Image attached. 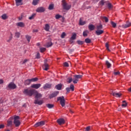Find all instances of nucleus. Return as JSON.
<instances>
[{"label": "nucleus", "instance_id": "nucleus-21", "mask_svg": "<svg viewBox=\"0 0 131 131\" xmlns=\"http://www.w3.org/2000/svg\"><path fill=\"white\" fill-rule=\"evenodd\" d=\"M16 25L18 27H21V28L25 27V24H24V23H23V22L17 23L16 24Z\"/></svg>", "mask_w": 131, "mask_h": 131}, {"label": "nucleus", "instance_id": "nucleus-63", "mask_svg": "<svg viewBox=\"0 0 131 131\" xmlns=\"http://www.w3.org/2000/svg\"><path fill=\"white\" fill-rule=\"evenodd\" d=\"M128 91L129 92H131V87L128 89Z\"/></svg>", "mask_w": 131, "mask_h": 131}, {"label": "nucleus", "instance_id": "nucleus-8", "mask_svg": "<svg viewBox=\"0 0 131 131\" xmlns=\"http://www.w3.org/2000/svg\"><path fill=\"white\" fill-rule=\"evenodd\" d=\"M59 95V91H55L53 92L52 94H50L49 97L50 99H52L53 98H55V97H57Z\"/></svg>", "mask_w": 131, "mask_h": 131}, {"label": "nucleus", "instance_id": "nucleus-60", "mask_svg": "<svg viewBox=\"0 0 131 131\" xmlns=\"http://www.w3.org/2000/svg\"><path fill=\"white\" fill-rule=\"evenodd\" d=\"M57 99H65V97L64 96L58 97Z\"/></svg>", "mask_w": 131, "mask_h": 131}, {"label": "nucleus", "instance_id": "nucleus-35", "mask_svg": "<svg viewBox=\"0 0 131 131\" xmlns=\"http://www.w3.org/2000/svg\"><path fill=\"white\" fill-rule=\"evenodd\" d=\"M105 64H106L107 68H110V67H111V63H110V62H109L108 61V60L106 61Z\"/></svg>", "mask_w": 131, "mask_h": 131}, {"label": "nucleus", "instance_id": "nucleus-53", "mask_svg": "<svg viewBox=\"0 0 131 131\" xmlns=\"http://www.w3.org/2000/svg\"><path fill=\"white\" fill-rule=\"evenodd\" d=\"M15 36H16V37H17L18 38H19V37H20V33L16 32L15 33Z\"/></svg>", "mask_w": 131, "mask_h": 131}, {"label": "nucleus", "instance_id": "nucleus-55", "mask_svg": "<svg viewBox=\"0 0 131 131\" xmlns=\"http://www.w3.org/2000/svg\"><path fill=\"white\" fill-rule=\"evenodd\" d=\"M36 58V59H39L40 58V55L39 54V53H37Z\"/></svg>", "mask_w": 131, "mask_h": 131}, {"label": "nucleus", "instance_id": "nucleus-26", "mask_svg": "<svg viewBox=\"0 0 131 131\" xmlns=\"http://www.w3.org/2000/svg\"><path fill=\"white\" fill-rule=\"evenodd\" d=\"M88 27L89 29L91 30V31H93V30H95V26H94V25H90Z\"/></svg>", "mask_w": 131, "mask_h": 131}, {"label": "nucleus", "instance_id": "nucleus-49", "mask_svg": "<svg viewBox=\"0 0 131 131\" xmlns=\"http://www.w3.org/2000/svg\"><path fill=\"white\" fill-rule=\"evenodd\" d=\"M111 25L114 28H115V27H116V23H114V21H111Z\"/></svg>", "mask_w": 131, "mask_h": 131}, {"label": "nucleus", "instance_id": "nucleus-24", "mask_svg": "<svg viewBox=\"0 0 131 131\" xmlns=\"http://www.w3.org/2000/svg\"><path fill=\"white\" fill-rule=\"evenodd\" d=\"M74 78H75L77 80H79L80 79V78H82V75H74Z\"/></svg>", "mask_w": 131, "mask_h": 131}, {"label": "nucleus", "instance_id": "nucleus-25", "mask_svg": "<svg viewBox=\"0 0 131 131\" xmlns=\"http://www.w3.org/2000/svg\"><path fill=\"white\" fill-rule=\"evenodd\" d=\"M55 89L56 90H58V91H60L62 89V84H58L55 86Z\"/></svg>", "mask_w": 131, "mask_h": 131}, {"label": "nucleus", "instance_id": "nucleus-40", "mask_svg": "<svg viewBox=\"0 0 131 131\" xmlns=\"http://www.w3.org/2000/svg\"><path fill=\"white\" fill-rule=\"evenodd\" d=\"M60 18H62V15L59 14H57L55 15V19H60Z\"/></svg>", "mask_w": 131, "mask_h": 131}, {"label": "nucleus", "instance_id": "nucleus-37", "mask_svg": "<svg viewBox=\"0 0 131 131\" xmlns=\"http://www.w3.org/2000/svg\"><path fill=\"white\" fill-rule=\"evenodd\" d=\"M76 33H74L71 38V39H72V40H74V39H76Z\"/></svg>", "mask_w": 131, "mask_h": 131}, {"label": "nucleus", "instance_id": "nucleus-34", "mask_svg": "<svg viewBox=\"0 0 131 131\" xmlns=\"http://www.w3.org/2000/svg\"><path fill=\"white\" fill-rule=\"evenodd\" d=\"M89 33V31L88 30L84 31L83 32V36L85 37L86 36H88V34Z\"/></svg>", "mask_w": 131, "mask_h": 131}, {"label": "nucleus", "instance_id": "nucleus-43", "mask_svg": "<svg viewBox=\"0 0 131 131\" xmlns=\"http://www.w3.org/2000/svg\"><path fill=\"white\" fill-rule=\"evenodd\" d=\"M102 19L104 20L105 22H106V23L109 21V19L106 16L102 17Z\"/></svg>", "mask_w": 131, "mask_h": 131}, {"label": "nucleus", "instance_id": "nucleus-59", "mask_svg": "<svg viewBox=\"0 0 131 131\" xmlns=\"http://www.w3.org/2000/svg\"><path fill=\"white\" fill-rule=\"evenodd\" d=\"M2 83H4V80L2 79H0V84H2Z\"/></svg>", "mask_w": 131, "mask_h": 131}, {"label": "nucleus", "instance_id": "nucleus-18", "mask_svg": "<svg viewBox=\"0 0 131 131\" xmlns=\"http://www.w3.org/2000/svg\"><path fill=\"white\" fill-rule=\"evenodd\" d=\"M60 100V105L62 106V107H64V106H65V103H66V101L65 99H58L57 101H59Z\"/></svg>", "mask_w": 131, "mask_h": 131}, {"label": "nucleus", "instance_id": "nucleus-32", "mask_svg": "<svg viewBox=\"0 0 131 131\" xmlns=\"http://www.w3.org/2000/svg\"><path fill=\"white\" fill-rule=\"evenodd\" d=\"M101 29H103V25H99V26H97L96 30H101Z\"/></svg>", "mask_w": 131, "mask_h": 131}, {"label": "nucleus", "instance_id": "nucleus-39", "mask_svg": "<svg viewBox=\"0 0 131 131\" xmlns=\"http://www.w3.org/2000/svg\"><path fill=\"white\" fill-rule=\"evenodd\" d=\"M36 15V14L35 13L33 14L31 16L29 17V20H32V19H34Z\"/></svg>", "mask_w": 131, "mask_h": 131}, {"label": "nucleus", "instance_id": "nucleus-10", "mask_svg": "<svg viewBox=\"0 0 131 131\" xmlns=\"http://www.w3.org/2000/svg\"><path fill=\"white\" fill-rule=\"evenodd\" d=\"M131 23L129 21H126V24L122 25V28H128V27H130Z\"/></svg>", "mask_w": 131, "mask_h": 131}, {"label": "nucleus", "instance_id": "nucleus-56", "mask_svg": "<svg viewBox=\"0 0 131 131\" xmlns=\"http://www.w3.org/2000/svg\"><path fill=\"white\" fill-rule=\"evenodd\" d=\"M64 67H69V64L68 63V62H64Z\"/></svg>", "mask_w": 131, "mask_h": 131}, {"label": "nucleus", "instance_id": "nucleus-57", "mask_svg": "<svg viewBox=\"0 0 131 131\" xmlns=\"http://www.w3.org/2000/svg\"><path fill=\"white\" fill-rule=\"evenodd\" d=\"M91 130V126H88L85 128V131H90Z\"/></svg>", "mask_w": 131, "mask_h": 131}, {"label": "nucleus", "instance_id": "nucleus-22", "mask_svg": "<svg viewBox=\"0 0 131 131\" xmlns=\"http://www.w3.org/2000/svg\"><path fill=\"white\" fill-rule=\"evenodd\" d=\"M105 3H106V5L108 7V9H109L110 10V9H112L113 8L112 4H111V3H109V2L106 1Z\"/></svg>", "mask_w": 131, "mask_h": 131}, {"label": "nucleus", "instance_id": "nucleus-6", "mask_svg": "<svg viewBox=\"0 0 131 131\" xmlns=\"http://www.w3.org/2000/svg\"><path fill=\"white\" fill-rule=\"evenodd\" d=\"M41 86V84L40 83H37V84H33L31 85V88L32 89H35V90H38Z\"/></svg>", "mask_w": 131, "mask_h": 131}, {"label": "nucleus", "instance_id": "nucleus-50", "mask_svg": "<svg viewBox=\"0 0 131 131\" xmlns=\"http://www.w3.org/2000/svg\"><path fill=\"white\" fill-rule=\"evenodd\" d=\"M105 47L106 50H108V52H110V49H109V44H108V43H105Z\"/></svg>", "mask_w": 131, "mask_h": 131}, {"label": "nucleus", "instance_id": "nucleus-13", "mask_svg": "<svg viewBox=\"0 0 131 131\" xmlns=\"http://www.w3.org/2000/svg\"><path fill=\"white\" fill-rule=\"evenodd\" d=\"M57 122L59 125H61V124H64V123H65V120L64 119L60 118L57 120Z\"/></svg>", "mask_w": 131, "mask_h": 131}, {"label": "nucleus", "instance_id": "nucleus-29", "mask_svg": "<svg viewBox=\"0 0 131 131\" xmlns=\"http://www.w3.org/2000/svg\"><path fill=\"white\" fill-rule=\"evenodd\" d=\"M52 46H53V43H52V42H48L45 47H46V48H50Z\"/></svg>", "mask_w": 131, "mask_h": 131}, {"label": "nucleus", "instance_id": "nucleus-31", "mask_svg": "<svg viewBox=\"0 0 131 131\" xmlns=\"http://www.w3.org/2000/svg\"><path fill=\"white\" fill-rule=\"evenodd\" d=\"M47 107L49 108V109H52V108H54V104L48 103L46 105Z\"/></svg>", "mask_w": 131, "mask_h": 131}, {"label": "nucleus", "instance_id": "nucleus-5", "mask_svg": "<svg viewBox=\"0 0 131 131\" xmlns=\"http://www.w3.org/2000/svg\"><path fill=\"white\" fill-rule=\"evenodd\" d=\"M49 67H50V66H49V63H48V60L47 59H46L44 61L43 69V70H45L46 71H48V70H49Z\"/></svg>", "mask_w": 131, "mask_h": 131}, {"label": "nucleus", "instance_id": "nucleus-44", "mask_svg": "<svg viewBox=\"0 0 131 131\" xmlns=\"http://www.w3.org/2000/svg\"><path fill=\"white\" fill-rule=\"evenodd\" d=\"M47 49H46V48H40V51L41 53H43V52H46Z\"/></svg>", "mask_w": 131, "mask_h": 131}, {"label": "nucleus", "instance_id": "nucleus-7", "mask_svg": "<svg viewBox=\"0 0 131 131\" xmlns=\"http://www.w3.org/2000/svg\"><path fill=\"white\" fill-rule=\"evenodd\" d=\"M112 95L114 96V97H116V98H120L122 96V94L120 93H117L116 92H113L112 93Z\"/></svg>", "mask_w": 131, "mask_h": 131}, {"label": "nucleus", "instance_id": "nucleus-42", "mask_svg": "<svg viewBox=\"0 0 131 131\" xmlns=\"http://www.w3.org/2000/svg\"><path fill=\"white\" fill-rule=\"evenodd\" d=\"M2 19H3V20H6V19H7L8 16H7V14H4L2 16Z\"/></svg>", "mask_w": 131, "mask_h": 131}, {"label": "nucleus", "instance_id": "nucleus-14", "mask_svg": "<svg viewBox=\"0 0 131 131\" xmlns=\"http://www.w3.org/2000/svg\"><path fill=\"white\" fill-rule=\"evenodd\" d=\"M46 10L43 7H39L36 9V12L37 13H43Z\"/></svg>", "mask_w": 131, "mask_h": 131}, {"label": "nucleus", "instance_id": "nucleus-45", "mask_svg": "<svg viewBox=\"0 0 131 131\" xmlns=\"http://www.w3.org/2000/svg\"><path fill=\"white\" fill-rule=\"evenodd\" d=\"M100 5H101V6H104V5H105V4H106V2H104V0H101L100 2H99Z\"/></svg>", "mask_w": 131, "mask_h": 131}, {"label": "nucleus", "instance_id": "nucleus-46", "mask_svg": "<svg viewBox=\"0 0 131 131\" xmlns=\"http://www.w3.org/2000/svg\"><path fill=\"white\" fill-rule=\"evenodd\" d=\"M49 10H53L54 9V5L51 4L49 6Z\"/></svg>", "mask_w": 131, "mask_h": 131}, {"label": "nucleus", "instance_id": "nucleus-58", "mask_svg": "<svg viewBox=\"0 0 131 131\" xmlns=\"http://www.w3.org/2000/svg\"><path fill=\"white\" fill-rule=\"evenodd\" d=\"M5 127V125L4 124L0 125V128H4Z\"/></svg>", "mask_w": 131, "mask_h": 131}, {"label": "nucleus", "instance_id": "nucleus-4", "mask_svg": "<svg viewBox=\"0 0 131 131\" xmlns=\"http://www.w3.org/2000/svg\"><path fill=\"white\" fill-rule=\"evenodd\" d=\"M17 88V85L15 84L13 82H10L7 86V90H15Z\"/></svg>", "mask_w": 131, "mask_h": 131}, {"label": "nucleus", "instance_id": "nucleus-62", "mask_svg": "<svg viewBox=\"0 0 131 131\" xmlns=\"http://www.w3.org/2000/svg\"><path fill=\"white\" fill-rule=\"evenodd\" d=\"M12 37H13V36L11 35V36L9 38V40L8 41H10V40H11Z\"/></svg>", "mask_w": 131, "mask_h": 131}, {"label": "nucleus", "instance_id": "nucleus-20", "mask_svg": "<svg viewBox=\"0 0 131 131\" xmlns=\"http://www.w3.org/2000/svg\"><path fill=\"white\" fill-rule=\"evenodd\" d=\"M51 87H52V84L46 83L44 85L43 89H44V90H47V89H51Z\"/></svg>", "mask_w": 131, "mask_h": 131}, {"label": "nucleus", "instance_id": "nucleus-23", "mask_svg": "<svg viewBox=\"0 0 131 131\" xmlns=\"http://www.w3.org/2000/svg\"><path fill=\"white\" fill-rule=\"evenodd\" d=\"M31 83V82L30 81V79H27L24 82L25 85H29Z\"/></svg>", "mask_w": 131, "mask_h": 131}, {"label": "nucleus", "instance_id": "nucleus-1", "mask_svg": "<svg viewBox=\"0 0 131 131\" xmlns=\"http://www.w3.org/2000/svg\"><path fill=\"white\" fill-rule=\"evenodd\" d=\"M61 5L63 10H66V11H69L71 9V5L68 4V3L66 2V1L62 0L61 1Z\"/></svg>", "mask_w": 131, "mask_h": 131}, {"label": "nucleus", "instance_id": "nucleus-9", "mask_svg": "<svg viewBox=\"0 0 131 131\" xmlns=\"http://www.w3.org/2000/svg\"><path fill=\"white\" fill-rule=\"evenodd\" d=\"M43 103V101L39 99H36L35 100V101H34V103L37 104V105H41Z\"/></svg>", "mask_w": 131, "mask_h": 131}, {"label": "nucleus", "instance_id": "nucleus-51", "mask_svg": "<svg viewBox=\"0 0 131 131\" xmlns=\"http://www.w3.org/2000/svg\"><path fill=\"white\" fill-rule=\"evenodd\" d=\"M73 83H77V82H78V80H77V79H75V78H74V79H73Z\"/></svg>", "mask_w": 131, "mask_h": 131}, {"label": "nucleus", "instance_id": "nucleus-54", "mask_svg": "<svg viewBox=\"0 0 131 131\" xmlns=\"http://www.w3.org/2000/svg\"><path fill=\"white\" fill-rule=\"evenodd\" d=\"M114 75H119V74H120V72L119 71L114 72Z\"/></svg>", "mask_w": 131, "mask_h": 131}, {"label": "nucleus", "instance_id": "nucleus-19", "mask_svg": "<svg viewBox=\"0 0 131 131\" xmlns=\"http://www.w3.org/2000/svg\"><path fill=\"white\" fill-rule=\"evenodd\" d=\"M22 1L23 0H15V3L17 7H19V6H22V5H23Z\"/></svg>", "mask_w": 131, "mask_h": 131}, {"label": "nucleus", "instance_id": "nucleus-2", "mask_svg": "<svg viewBox=\"0 0 131 131\" xmlns=\"http://www.w3.org/2000/svg\"><path fill=\"white\" fill-rule=\"evenodd\" d=\"M36 92V90L34 89H26L24 91V93L25 95H27V96H29V97H31L33 95H34Z\"/></svg>", "mask_w": 131, "mask_h": 131}, {"label": "nucleus", "instance_id": "nucleus-3", "mask_svg": "<svg viewBox=\"0 0 131 131\" xmlns=\"http://www.w3.org/2000/svg\"><path fill=\"white\" fill-rule=\"evenodd\" d=\"M14 123L15 126L18 127L21 124L20 120H19V116H16L14 118Z\"/></svg>", "mask_w": 131, "mask_h": 131}, {"label": "nucleus", "instance_id": "nucleus-41", "mask_svg": "<svg viewBox=\"0 0 131 131\" xmlns=\"http://www.w3.org/2000/svg\"><path fill=\"white\" fill-rule=\"evenodd\" d=\"M26 38L27 39L28 42H30V39H31V36H30L29 35H26Z\"/></svg>", "mask_w": 131, "mask_h": 131}, {"label": "nucleus", "instance_id": "nucleus-12", "mask_svg": "<svg viewBox=\"0 0 131 131\" xmlns=\"http://www.w3.org/2000/svg\"><path fill=\"white\" fill-rule=\"evenodd\" d=\"M42 125H45V121H43L37 122L35 124V127H37L38 126H42Z\"/></svg>", "mask_w": 131, "mask_h": 131}, {"label": "nucleus", "instance_id": "nucleus-11", "mask_svg": "<svg viewBox=\"0 0 131 131\" xmlns=\"http://www.w3.org/2000/svg\"><path fill=\"white\" fill-rule=\"evenodd\" d=\"M34 95L35 96V98H36V99H40V98L42 97V94L38 93L36 90V92H35Z\"/></svg>", "mask_w": 131, "mask_h": 131}, {"label": "nucleus", "instance_id": "nucleus-28", "mask_svg": "<svg viewBox=\"0 0 131 131\" xmlns=\"http://www.w3.org/2000/svg\"><path fill=\"white\" fill-rule=\"evenodd\" d=\"M30 80L31 82H35V81H37V80H38V79L35 77V78L30 79Z\"/></svg>", "mask_w": 131, "mask_h": 131}, {"label": "nucleus", "instance_id": "nucleus-33", "mask_svg": "<svg viewBox=\"0 0 131 131\" xmlns=\"http://www.w3.org/2000/svg\"><path fill=\"white\" fill-rule=\"evenodd\" d=\"M39 2V0H33L32 2V4L33 6H36L37 4H38V2Z\"/></svg>", "mask_w": 131, "mask_h": 131}, {"label": "nucleus", "instance_id": "nucleus-38", "mask_svg": "<svg viewBox=\"0 0 131 131\" xmlns=\"http://www.w3.org/2000/svg\"><path fill=\"white\" fill-rule=\"evenodd\" d=\"M85 42H86V43H91V42H92V40L90 38H86L85 39Z\"/></svg>", "mask_w": 131, "mask_h": 131}, {"label": "nucleus", "instance_id": "nucleus-30", "mask_svg": "<svg viewBox=\"0 0 131 131\" xmlns=\"http://www.w3.org/2000/svg\"><path fill=\"white\" fill-rule=\"evenodd\" d=\"M127 106V103H126V101L125 100L122 101V107H123L124 108H125Z\"/></svg>", "mask_w": 131, "mask_h": 131}, {"label": "nucleus", "instance_id": "nucleus-16", "mask_svg": "<svg viewBox=\"0 0 131 131\" xmlns=\"http://www.w3.org/2000/svg\"><path fill=\"white\" fill-rule=\"evenodd\" d=\"M95 33L96 35H101V34H103V33H104V30H96V31H95Z\"/></svg>", "mask_w": 131, "mask_h": 131}, {"label": "nucleus", "instance_id": "nucleus-61", "mask_svg": "<svg viewBox=\"0 0 131 131\" xmlns=\"http://www.w3.org/2000/svg\"><path fill=\"white\" fill-rule=\"evenodd\" d=\"M27 59H25L23 62V64H25V63L27 62Z\"/></svg>", "mask_w": 131, "mask_h": 131}, {"label": "nucleus", "instance_id": "nucleus-52", "mask_svg": "<svg viewBox=\"0 0 131 131\" xmlns=\"http://www.w3.org/2000/svg\"><path fill=\"white\" fill-rule=\"evenodd\" d=\"M66 36V33L65 32H63L61 35V38H64Z\"/></svg>", "mask_w": 131, "mask_h": 131}, {"label": "nucleus", "instance_id": "nucleus-17", "mask_svg": "<svg viewBox=\"0 0 131 131\" xmlns=\"http://www.w3.org/2000/svg\"><path fill=\"white\" fill-rule=\"evenodd\" d=\"M71 90L72 92H73L74 91V85L73 84H71L70 86V88H67L66 91L68 93Z\"/></svg>", "mask_w": 131, "mask_h": 131}, {"label": "nucleus", "instance_id": "nucleus-64", "mask_svg": "<svg viewBox=\"0 0 131 131\" xmlns=\"http://www.w3.org/2000/svg\"><path fill=\"white\" fill-rule=\"evenodd\" d=\"M70 112L71 113H73V111L72 110H70Z\"/></svg>", "mask_w": 131, "mask_h": 131}, {"label": "nucleus", "instance_id": "nucleus-15", "mask_svg": "<svg viewBox=\"0 0 131 131\" xmlns=\"http://www.w3.org/2000/svg\"><path fill=\"white\" fill-rule=\"evenodd\" d=\"M13 117H10V118L7 121V126H12V124H13Z\"/></svg>", "mask_w": 131, "mask_h": 131}, {"label": "nucleus", "instance_id": "nucleus-48", "mask_svg": "<svg viewBox=\"0 0 131 131\" xmlns=\"http://www.w3.org/2000/svg\"><path fill=\"white\" fill-rule=\"evenodd\" d=\"M67 81L68 82H69V83H71V82H72V80H73V79H72V78H68L67 79Z\"/></svg>", "mask_w": 131, "mask_h": 131}, {"label": "nucleus", "instance_id": "nucleus-27", "mask_svg": "<svg viewBox=\"0 0 131 131\" xmlns=\"http://www.w3.org/2000/svg\"><path fill=\"white\" fill-rule=\"evenodd\" d=\"M45 30L46 31H49L50 30V25L48 24L45 25Z\"/></svg>", "mask_w": 131, "mask_h": 131}, {"label": "nucleus", "instance_id": "nucleus-47", "mask_svg": "<svg viewBox=\"0 0 131 131\" xmlns=\"http://www.w3.org/2000/svg\"><path fill=\"white\" fill-rule=\"evenodd\" d=\"M77 42L78 45H83V43H84V42L83 41H80V40H77Z\"/></svg>", "mask_w": 131, "mask_h": 131}, {"label": "nucleus", "instance_id": "nucleus-36", "mask_svg": "<svg viewBox=\"0 0 131 131\" xmlns=\"http://www.w3.org/2000/svg\"><path fill=\"white\" fill-rule=\"evenodd\" d=\"M79 24L80 25H84L85 24V21H82V20L81 19V18L79 19Z\"/></svg>", "mask_w": 131, "mask_h": 131}]
</instances>
